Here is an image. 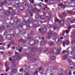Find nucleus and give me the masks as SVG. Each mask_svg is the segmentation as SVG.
I'll list each match as a JSON object with an SVG mask.
<instances>
[{
  "label": "nucleus",
  "mask_w": 75,
  "mask_h": 75,
  "mask_svg": "<svg viewBox=\"0 0 75 75\" xmlns=\"http://www.w3.org/2000/svg\"><path fill=\"white\" fill-rule=\"evenodd\" d=\"M11 48L12 49H13L14 50H15L16 49V47L15 46H12L11 47Z\"/></svg>",
  "instance_id": "nucleus-56"
},
{
  "label": "nucleus",
  "mask_w": 75,
  "mask_h": 75,
  "mask_svg": "<svg viewBox=\"0 0 75 75\" xmlns=\"http://www.w3.org/2000/svg\"><path fill=\"white\" fill-rule=\"evenodd\" d=\"M16 57H16V59H17L18 60V59H20V56H19V55H17Z\"/></svg>",
  "instance_id": "nucleus-31"
},
{
  "label": "nucleus",
  "mask_w": 75,
  "mask_h": 75,
  "mask_svg": "<svg viewBox=\"0 0 75 75\" xmlns=\"http://www.w3.org/2000/svg\"><path fill=\"white\" fill-rule=\"evenodd\" d=\"M0 50H5V48L3 47H0Z\"/></svg>",
  "instance_id": "nucleus-28"
},
{
  "label": "nucleus",
  "mask_w": 75,
  "mask_h": 75,
  "mask_svg": "<svg viewBox=\"0 0 75 75\" xmlns=\"http://www.w3.org/2000/svg\"><path fill=\"white\" fill-rule=\"evenodd\" d=\"M67 20L68 21H69L71 20V18H67Z\"/></svg>",
  "instance_id": "nucleus-57"
},
{
  "label": "nucleus",
  "mask_w": 75,
  "mask_h": 75,
  "mask_svg": "<svg viewBox=\"0 0 75 75\" xmlns=\"http://www.w3.org/2000/svg\"><path fill=\"white\" fill-rule=\"evenodd\" d=\"M72 73H71V71L69 70V72L68 73V75H71Z\"/></svg>",
  "instance_id": "nucleus-42"
},
{
  "label": "nucleus",
  "mask_w": 75,
  "mask_h": 75,
  "mask_svg": "<svg viewBox=\"0 0 75 75\" xmlns=\"http://www.w3.org/2000/svg\"><path fill=\"white\" fill-rule=\"evenodd\" d=\"M59 7H61V8H65V6L63 4V3H62V4H60L58 6Z\"/></svg>",
  "instance_id": "nucleus-11"
},
{
  "label": "nucleus",
  "mask_w": 75,
  "mask_h": 75,
  "mask_svg": "<svg viewBox=\"0 0 75 75\" xmlns=\"http://www.w3.org/2000/svg\"><path fill=\"white\" fill-rule=\"evenodd\" d=\"M75 23V20H73L71 21V23Z\"/></svg>",
  "instance_id": "nucleus-47"
},
{
  "label": "nucleus",
  "mask_w": 75,
  "mask_h": 75,
  "mask_svg": "<svg viewBox=\"0 0 75 75\" xmlns=\"http://www.w3.org/2000/svg\"><path fill=\"white\" fill-rule=\"evenodd\" d=\"M38 71H36L34 72V74L35 75V74H38Z\"/></svg>",
  "instance_id": "nucleus-52"
},
{
  "label": "nucleus",
  "mask_w": 75,
  "mask_h": 75,
  "mask_svg": "<svg viewBox=\"0 0 75 75\" xmlns=\"http://www.w3.org/2000/svg\"><path fill=\"white\" fill-rule=\"evenodd\" d=\"M53 35H54V36H57V35H58V34L57 33H54L53 34Z\"/></svg>",
  "instance_id": "nucleus-44"
},
{
  "label": "nucleus",
  "mask_w": 75,
  "mask_h": 75,
  "mask_svg": "<svg viewBox=\"0 0 75 75\" xmlns=\"http://www.w3.org/2000/svg\"><path fill=\"white\" fill-rule=\"evenodd\" d=\"M35 43V41L34 40H31L29 42V44L33 46Z\"/></svg>",
  "instance_id": "nucleus-8"
},
{
  "label": "nucleus",
  "mask_w": 75,
  "mask_h": 75,
  "mask_svg": "<svg viewBox=\"0 0 75 75\" xmlns=\"http://www.w3.org/2000/svg\"><path fill=\"white\" fill-rule=\"evenodd\" d=\"M65 4L67 6H68V7H71V6H72L73 4H74L75 5V3H72V2H65Z\"/></svg>",
  "instance_id": "nucleus-3"
},
{
  "label": "nucleus",
  "mask_w": 75,
  "mask_h": 75,
  "mask_svg": "<svg viewBox=\"0 0 75 75\" xmlns=\"http://www.w3.org/2000/svg\"><path fill=\"white\" fill-rule=\"evenodd\" d=\"M59 71H60V72H63V69H59Z\"/></svg>",
  "instance_id": "nucleus-46"
},
{
  "label": "nucleus",
  "mask_w": 75,
  "mask_h": 75,
  "mask_svg": "<svg viewBox=\"0 0 75 75\" xmlns=\"http://www.w3.org/2000/svg\"><path fill=\"white\" fill-rule=\"evenodd\" d=\"M39 17H40L39 18H40V19H41V20H45V18H42L41 17H43V16H40Z\"/></svg>",
  "instance_id": "nucleus-37"
},
{
  "label": "nucleus",
  "mask_w": 75,
  "mask_h": 75,
  "mask_svg": "<svg viewBox=\"0 0 75 75\" xmlns=\"http://www.w3.org/2000/svg\"><path fill=\"white\" fill-rule=\"evenodd\" d=\"M39 71H42V72H41V73H42L43 72H44V70L42 69V67H40L39 68Z\"/></svg>",
  "instance_id": "nucleus-27"
},
{
  "label": "nucleus",
  "mask_w": 75,
  "mask_h": 75,
  "mask_svg": "<svg viewBox=\"0 0 75 75\" xmlns=\"http://www.w3.org/2000/svg\"><path fill=\"white\" fill-rule=\"evenodd\" d=\"M41 7H45V8H43L44 10H45V8H48V7H47V6L46 5H45L43 4L40 3V5H39Z\"/></svg>",
  "instance_id": "nucleus-6"
},
{
  "label": "nucleus",
  "mask_w": 75,
  "mask_h": 75,
  "mask_svg": "<svg viewBox=\"0 0 75 75\" xmlns=\"http://www.w3.org/2000/svg\"><path fill=\"white\" fill-rule=\"evenodd\" d=\"M9 59H10V60H9V61H10V62H12V61H13V62H12V64H14V63H16V60H13V59H11V57H9Z\"/></svg>",
  "instance_id": "nucleus-16"
},
{
  "label": "nucleus",
  "mask_w": 75,
  "mask_h": 75,
  "mask_svg": "<svg viewBox=\"0 0 75 75\" xmlns=\"http://www.w3.org/2000/svg\"><path fill=\"white\" fill-rule=\"evenodd\" d=\"M71 38L72 39H73V38H75V37H74V36L72 35L71 36Z\"/></svg>",
  "instance_id": "nucleus-59"
},
{
  "label": "nucleus",
  "mask_w": 75,
  "mask_h": 75,
  "mask_svg": "<svg viewBox=\"0 0 75 75\" xmlns=\"http://www.w3.org/2000/svg\"><path fill=\"white\" fill-rule=\"evenodd\" d=\"M69 13L71 14H73V15H74L75 14V9H74L68 12Z\"/></svg>",
  "instance_id": "nucleus-9"
},
{
  "label": "nucleus",
  "mask_w": 75,
  "mask_h": 75,
  "mask_svg": "<svg viewBox=\"0 0 75 75\" xmlns=\"http://www.w3.org/2000/svg\"><path fill=\"white\" fill-rule=\"evenodd\" d=\"M6 39H7L8 40H10L11 39V38L10 37V36L8 34L5 37Z\"/></svg>",
  "instance_id": "nucleus-10"
},
{
  "label": "nucleus",
  "mask_w": 75,
  "mask_h": 75,
  "mask_svg": "<svg viewBox=\"0 0 75 75\" xmlns=\"http://www.w3.org/2000/svg\"><path fill=\"white\" fill-rule=\"evenodd\" d=\"M25 75H30L28 73V72H26L25 73Z\"/></svg>",
  "instance_id": "nucleus-62"
},
{
  "label": "nucleus",
  "mask_w": 75,
  "mask_h": 75,
  "mask_svg": "<svg viewBox=\"0 0 75 75\" xmlns=\"http://www.w3.org/2000/svg\"><path fill=\"white\" fill-rule=\"evenodd\" d=\"M23 8H24V7H23V6H21L20 7V9L21 11H22V10H23Z\"/></svg>",
  "instance_id": "nucleus-36"
},
{
  "label": "nucleus",
  "mask_w": 75,
  "mask_h": 75,
  "mask_svg": "<svg viewBox=\"0 0 75 75\" xmlns=\"http://www.w3.org/2000/svg\"><path fill=\"white\" fill-rule=\"evenodd\" d=\"M11 69H13L14 68L16 67V65L15 64H14V63H13L11 65Z\"/></svg>",
  "instance_id": "nucleus-13"
},
{
  "label": "nucleus",
  "mask_w": 75,
  "mask_h": 75,
  "mask_svg": "<svg viewBox=\"0 0 75 75\" xmlns=\"http://www.w3.org/2000/svg\"><path fill=\"white\" fill-rule=\"evenodd\" d=\"M72 28V27L71 26H69V30H70Z\"/></svg>",
  "instance_id": "nucleus-63"
},
{
  "label": "nucleus",
  "mask_w": 75,
  "mask_h": 75,
  "mask_svg": "<svg viewBox=\"0 0 75 75\" xmlns=\"http://www.w3.org/2000/svg\"><path fill=\"white\" fill-rule=\"evenodd\" d=\"M1 1H4V2H2L1 3L2 5L4 6L6 4V3H7V2L5 1V0H1Z\"/></svg>",
  "instance_id": "nucleus-18"
},
{
  "label": "nucleus",
  "mask_w": 75,
  "mask_h": 75,
  "mask_svg": "<svg viewBox=\"0 0 75 75\" xmlns=\"http://www.w3.org/2000/svg\"><path fill=\"white\" fill-rule=\"evenodd\" d=\"M55 41L56 42L58 43L59 44H62V41L60 40L58 38H56L55 39Z\"/></svg>",
  "instance_id": "nucleus-7"
},
{
  "label": "nucleus",
  "mask_w": 75,
  "mask_h": 75,
  "mask_svg": "<svg viewBox=\"0 0 75 75\" xmlns=\"http://www.w3.org/2000/svg\"><path fill=\"white\" fill-rule=\"evenodd\" d=\"M63 46L64 47H65V42H63Z\"/></svg>",
  "instance_id": "nucleus-40"
},
{
  "label": "nucleus",
  "mask_w": 75,
  "mask_h": 75,
  "mask_svg": "<svg viewBox=\"0 0 75 75\" xmlns=\"http://www.w3.org/2000/svg\"><path fill=\"white\" fill-rule=\"evenodd\" d=\"M23 42V39H20L19 40V42Z\"/></svg>",
  "instance_id": "nucleus-60"
},
{
  "label": "nucleus",
  "mask_w": 75,
  "mask_h": 75,
  "mask_svg": "<svg viewBox=\"0 0 75 75\" xmlns=\"http://www.w3.org/2000/svg\"><path fill=\"white\" fill-rule=\"evenodd\" d=\"M42 30L43 32H46L47 30V28L46 27H44L42 28Z\"/></svg>",
  "instance_id": "nucleus-15"
},
{
  "label": "nucleus",
  "mask_w": 75,
  "mask_h": 75,
  "mask_svg": "<svg viewBox=\"0 0 75 75\" xmlns=\"http://www.w3.org/2000/svg\"><path fill=\"white\" fill-rule=\"evenodd\" d=\"M5 14L6 16H8V15H9V14H10V11H6V13H5Z\"/></svg>",
  "instance_id": "nucleus-25"
},
{
  "label": "nucleus",
  "mask_w": 75,
  "mask_h": 75,
  "mask_svg": "<svg viewBox=\"0 0 75 75\" xmlns=\"http://www.w3.org/2000/svg\"><path fill=\"white\" fill-rule=\"evenodd\" d=\"M22 42H23V44H24V43H25V40H24L23 39Z\"/></svg>",
  "instance_id": "nucleus-54"
},
{
  "label": "nucleus",
  "mask_w": 75,
  "mask_h": 75,
  "mask_svg": "<svg viewBox=\"0 0 75 75\" xmlns=\"http://www.w3.org/2000/svg\"><path fill=\"white\" fill-rule=\"evenodd\" d=\"M59 17L61 18H64V17L62 16V15H59Z\"/></svg>",
  "instance_id": "nucleus-41"
},
{
  "label": "nucleus",
  "mask_w": 75,
  "mask_h": 75,
  "mask_svg": "<svg viewBox=\"0 0 75 75\" xmlns=\"http://www.w3.org/2000/svg\"><path fill=\"white\" fill-rule=\"evenodd\" d=\"M6 43H2V45L3 46H4L5 45H6Z\"/></svg>",
  "instance_id": "nucleus-58"
},
{
  "label": "nucleus",
  "mask_w": 75,
  "mask_h": 75,
  "mask_svg": "<svg viewBox=\"0 0 75 75\" xmlns=\"http://www.w3.org/2000/svg\"><path fill=\"white\" fill-rule=\"evenodd\" d=\"M54 44V42H51L49 43V45L50 46H52L53 44Z\"/></svg>",
  "instance_id": "nucleus-33"
},
{
  "label": "nucleus",
  "mask_w": 75,
  "mask_h": 75,
  "mask_svg": "<svg viewBox=\"0 0 75 75\" xmlns=\"http://www.w3.org/2000/svg\"><path fill=\"white\" fill-rule=\"evenodd\" d=\"M11 71L12 72H13V73H15L16 72H17V71L16 70V69H11Z\"/></svg>",
  "instance_id": "nucleus-17"
},
{
  "label": "nucleus",
  "mask_w": 75,
  "mask_h": 75,
  "mask_svg": "<svg viewBox=\"0 0 75 75\" xmlns=\"http://www.w3.org/2000/svg\"><path fill=\"white\" fill-rule=\"evenodd\" d=\"M68 62H69V64H71L72 63V62L71 60V59H68Z\"/></svg>",
  "instance_id": "nucleus-26"
},
{
  "label": "nucleus",
  "mask_w": 75,
  "mask_h": 75,
  "mask_svg": "<svg viewBox=\"0 0 75 75\" xmlns=\"http://www.w3.org/2000/svg\"><path fill=\"white\" fill-rule=\"evenodd\" d=\"M46 71L47 72H50V71H51V70H50V69H47Z\"/></svg>",
  "instance_id": "nucleus-55"
},
{
  "label": "nucleus",
  "mask_w": 75,
  "mask_h": 75,
  "mask_svg": "<svg viewBox=\"0 0 75 75\" xmlns=\"http://www.w3.org/2000/svg\"><path fill=\"white\" fill-rule=\"evenodd\" d=\"M69 31H70V30H66V33H67V34H68V33L69 32Z\"/></svg>",
  "instance_id": "nucleus-32"
},
{
  "label": "nucleus",
  "mask_w": 75,
  "mask_h": 75,
  "mask_svg": "<svg viewBox=\"0 0 75 75\" xmlns=\"http://www.w3.org/2000/svg\"><path fill=\"white\" fill-rule=\"evenodd\" d=\"M10 67H8L7 68V69H6L5 71L6 72H7V71H8L10 70Z\"/></svg>",
  "instance_id": "nucleus-30"
},
{
  "label": "nucleus",
  "mask_w": 75,
  "mask_h": 75,
  "mask_svg": "<svg viewBox=\"0 0 75 75\" xmlns=\"http://www.w3.org/2000/svg\"><path fill=\"white\" fill-rule=\"evenodd\" d=\"M10 43L12 44V45H13V44H14V41L13 40H12L10 42Z\"/></svg>",
  "instance_id": "nucleus-29"
},
{
  "label": "nucleus",
  "mask_w": 75,
  "mask_h": 75,
  "mask_svg": "<svg viewBox=\"0 0 75 75\" xmlns=\"http://www.w3.org/2000/svg\"><path fill=\"white\" fill-rule=\"evenodd\" d=\"M52 34V32H49L48 33V35H50Z\"/></svg>",
  "instance_id": "nucleus-39"
},
{
  "label": "nucleus",
  "mask_w": 75,
  "mask_h": 75,
  "mask_svg": "<svg viewBox=\"0 0 75 75\" xmlns=\"http://www.w3.org/2000/svg\"><path fill=\"white\" fill-rule=\"evenodd\" d=\"M5 28H4V26H2V27L1 28V30H4V29H5Z\"/></svg>",
  "instance_id": "nucleus-35"
},
{
  "label": "nucleus",
  "mask_w": 75,
  "mask_h": 75,
  "mask_svg": "<svg viewBox=\"0 0 75 75\" xmlns=\"http://www.w3.org/2000/svg\"><path fill=\"white\" fill-rule=\"evenodd\" d=\"M56 51L55 49H53L51 48H50L49 49L48 52L50 54H54L55 52V51Z\"/></svg>",
  "instance_id": "nucleus-4"
},
{
  "label": "nucleus",
  "mask_w": 75,
  "mask_h": 75,
  "mask_svg": "<svg viewBox=\"0 0 75 75\" xmlns=\"http://www.w3.org/2000/svg\"><path fill=\"white\" fill-rule=\"evenodd\" d=\"M59 22H60V21H59V20H58V19H55V24H56V25H58V24L59 23Z\"/></svg>",
  "instance_id": "nucleus-14"
},
{
  "label": "nucleus",
  "mask_w": 75,
  "mask_h": 75,
  "mask_svg": "<svg viewBox=\"0 0 75 75\" xmlns=\"http://www.w3.org/2000/svg\"><path fill=\"white\" fill-rule=\"evenodd\" d=\"M8 8L9 10H12V8L11 7H8Z\"/></svg>",
  "instance_id": "nucleus-61"
},
{
  "label": "nucleus",
  "mask_w": 75,
  "mask_h": 75,
  "mask_svg": "<svg viewBox=\"0 0 75 75\" xmlns=\"http://www.w3.org/2000/svg\"><path fill=\"white\" fill-rule=\"evenodd\" d=\"M20 72H22L23 71V68H21L19 70Z\"/></svg>",
  "instance_id": "nucleus-45"
},
{
  "label": "nucleus",
  "mask_w": 75,
  "mask_h": 75,
  "mask_svg": "<svg viewBox=\"0 0 75 75\" xmlns=\"http://www.w3.org/2000/svg\"><path fill=\"white\" fill-rule=\"evenodd\" d=\"M50 59L52 61H54L55 59V57L54 56H52L50 57Z\"/></svg>",
  "instance_id": "nucleus-21"
},
{
  "label": "nucleus",
  "mask_w": 75,
  "mask_h": 75,
  "mask_svg": "<svg viewBox=\"0 0 75 75\" xmlns=\"http://www.w3.org/2000/svg\"><path fill=\"white\" fill-rule=\"evenodd\" d=\"M41 39H42V40L41 42V45L42 46H44L45 45V43H44L45 42V38H41Z\"/></svg>",
  "instance_id": "nucleus-5"
},
{
  "label": "nucleus",
  "mask_w": 75,
  "mask_h": 75,
  "mask_svg": "<svg viewBox=\"0 0 75 75\" xmlns=\"http://www.w3.org/2000/svg\"><path fill=\"white\" fill-rule=\"evenodd\" d=\"M25 8H27V10L28 11L30 9V8L33 9V5L31 4H25Z\"/></svg>",
  "instance_id": "nucleus-2"
},
{
  "label": "nucleus",
  "mask_w": 75,
  "mask_h": 75,
  "mask_svg": "<svg viewBox=\"0 0 75 75\" xmlns=\"http://www.w3.org/2000/svg\"><path fill=\"white\" fill-rule=\"evenodd\" d=\"M64 75H68V73H67V72H65L64 73Z\"/></svg>",
  "instance_id": "nucleus-64"
},
{
  "label": "nucleus",
  "mask_w": 75,
  "mask_h": 75,
  "mask_svg": "<svg viewBox=\"0 0 75 75\" xmlns=\"http://www.w3.org/2000/svg\"><path fill=\"white\" fill-rule=\"evenodd\" d=\"M69 52V54H72V53H73L72 52V51H71V52H70L69 51H68V52Z\"/></svg>",
  "instance_id": "nucleus-48"
},
{
  "label": "nucleus",
  "mask_w": 75,
  "mask_h": 75,
  "mask_svg": "<svg viewBox=\"0 0 75 75\" xmlns=\"http://www.w3.org/2000/svg\"><path fill=\"white\" fill-rule=\"evenodd\" d=\"M7 54L8 56H10V55H11V54L10 52H8L7 53Z\"/></svg>",
  "instance_id": "nucleus-43"
},
{
  "label": "nucleus",
  "mask_w": 75,
  "mask_h": 75,
  "mask_svg": "<svg viewBox=\"0 0 75 75\" xmlns=\"http://www.w3.org/2000/svg\"><path fill=\"white\" fill-rule=\"evenodd\" d=\"M62 54H64L65 55L64 56V59H67V55H69V53L66 50L63 51Z\"/></svg>",
  "instance_id": "nucleus-1"
},
{
  "label": "nucleus",
  "mask_w": 75,
  "mask_h": 75,
  "mask_svg": "<svg viewBox=\"0 0 75 75\" xmlns=\"http://www.w3.org/2000/svg\"><path fill=\"white\" fill-rule=\"evenodd\" d=\"M66 44L67 45H68L70 44V42L68 40H67L66 42Z\"/></svg>",
  "instance_id": "nucleus-22"
},
{
  "label": "nucleus",
  "mask_w": 75,
  "mask_h": 75,
  "mask_svg": "<svg viewBox=\"0 0 75 75\" xmlns=\"http://www.w3.org/2000/svg\"><path fill=\"white\" fill-rule=\"evenodd\" d=\"M30 60L31 61H33L34 62H36L37 61V58L34 59L33 58H31L30 59Z\"/></svg>",
  "instance_id": "nucleus-20"
},
{
  "label": "nucleus",
  "mask_w": 75,
  "mask_h": 75,
  "mask_svg": "<svg viewBox=\"0 0 75 75\" xmlns=\"http://www.w3.org/2000/svg\"><path fill=\"white\" fill-rule=\"evenodd\" d=\"M71 44L73 45H75V40L74 39L71 40Z\"/></svg>",
  "instance_id": "nucleus-24"
},
{
  "label": "nucleus",
  "mask_w": 75,
  "mask_h": 75,
  "mask_svg": "<svg viewBox=\"0 0 75 75\" xmlns=\"http://www.w3.org/2000/svg\"><path fill=\"white\" fill-rule=\"evenodd\" d=\"M31 54L33 56H35V52H33L32 53H31Z\"/></svg>",
  "instance_id": "nucleus-50"
},
{
  "label": "nucleus",
  "mask_w": 75,
  "mask_h": 75,
  "mask_svg": "<svg viewBox=\"0 0 75 75\" xmlns=\"http://www.w3.org/2000/svg\"><path fill=\"white\" fill-rule=\"evenodd\" d=\"M53 27V29L54 30H55L57 28V26H54Z\"/></svg>",
  "instance_id": "nucleus-38"
},
{
  "label": "nucleus",
  "mask_w": 75,
  "mask_h": 75,
  "mask_svg": "<svg viewBox=\"0 0 75 75\" xmlns=\"http://www.w3.org/2000/svg\"><path fill=\"white\" fill-rule=\"evenodd\" d=\"M34 0H32V1H30L31 3L32 4H33L34 3Z\"/></svg>",
  "instance_id": "nucleus-53"
},
{
  "label": "nucleus",
  "mask_w": 75,
  "mask_h": 75,
  "mask_svg": "<svg viewBox=\"0 0 75 75\" xmlns=\"http://www.w3.org/2000/svg\"><path fill=\"white\" fill-rule=\"evenodd\" d=\"M49 30L51 32H54V29H53V27H50L49 28Z\"/></svg>",
  "instance_id": "nucleus-19"
},
{
  "label": "nucleus",
  "mask_w": 75,
  "mask_h": 75,
  "mask_svg": "<svg viewBox=\"0 0 75 75\" xmlns=\"http://www.w3.org/2000/svg\"><path fill=\"white\" fill-rule=\"evenodd\" d=\"M0 38L1 40L3 39V37H2V35H1L0 36Z\"/></svg>",
  "instance_id": "nucleus-51"
},
{
  "label": "nucleus",
  "mask_w": 75,
  "mask_h": 75,
  "mask_svg": "<svg viewBox=\"0 0 75 75\" xmlns=\"http://www.w3.org/2000/svg\"><path fill=\"white\" fill-rule=\"evenodd\" d=\"M59 23H60L61 25H62V24H64V21H61L59 22Z\"/></svg>",
  "instance_id": "nucleus-34"
},
{
  "label": "nucleus",
  "mask_w": 75,
  "mask_h": 75,
  "mask_svg": "<svg viewBox=\"0 0 75 75\" xmlns=\"http://www.w3.org/2000/svg\"><path fill=\"white\" fill-rule=\"evenodd\" d=\"M54 0H50L49 1L50 3L51 4H53L54 3Z\"/></svg>",
  "instance_id": "nucleus-23"
},
{
  "label": "nucleus",
  "mask_w": 75,
  "mask_h": 75,
  "mask_svg": "<svg viewBox=\"0 0 75 75\" xmlns=\"http://www.w3.org/2000/svg\"><path fill=\"white\" fill-rule=\"evenodd\" d=\"M14 21L15 23L17 24L18 25H19L20 24V22H19V21L17 19H15L14 20Z\"/></svg>",
  "instance_id": "nucleus-12"
},
{
  "label": "nucleus",
  "mask_w": 75,
  "mask_h": 75,
  "mask_svg": "<svg viewBox=\"0 0 75 75\" xmlns=\"http://www.w3.org/2000/svg\"><path fill=\"white\" fill-rule=\"evenodd\" d=\"M61 53V52L60 51H58L57 52L56 54H59Z\"/></svg>",
  "instance_id": "nucleus-49"
}]
</instances>
